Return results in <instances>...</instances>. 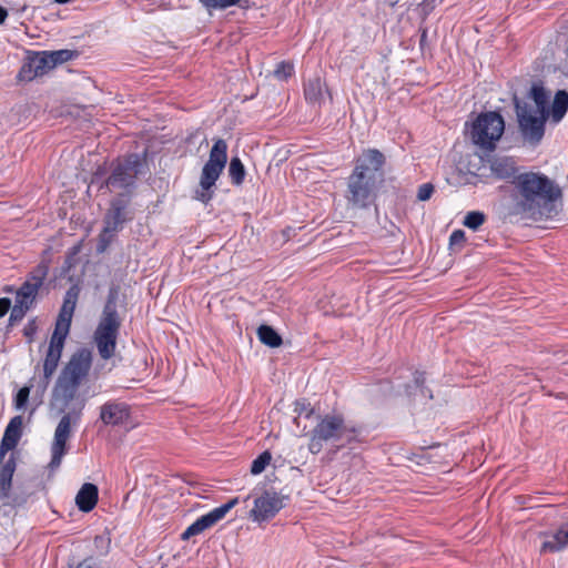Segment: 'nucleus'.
<instances>
[{
    "mask_svg": "<svg viewBox=\"0 0 568 568\" xmlns=\"http://www.w3.org/2000/svg\"><path fill=\"white\" fill-rule=\"evenodd\" d=\"M559 185L540 172H524L510 181L508 211L510 215L539 221L556 213L561 199Z\"/></svg>",
    "mask_w": 568,
    "mask_h": 568,
    "instance_id": "nucleus-1",
    "label": "nucleus"
},
{
    "mask_svg": "<svg viewBox=\"0 0 568 568\" xmlns=\"http://www.w3.org/2000/svg\"><path fill=\"white\" fill-rule=\"evenodd\" d=\"M385 164L386 156L377 149H366L356 158L347 178L346 199L352 206L366 209L375 202L385 182Z\"/></svg>",
    "mask_w": 568,
    "mask_h": 568,
    "instance_id": "nucleus-2",
    "label": "nucleus"
},
{
    "mask_svg": "<svg viewBox=\"0 0 568 568\" xmlns=\"http://www.w3.org/2000/svg\"><path fill=\"white\" fill-rule=\"evenodd\" d=\"M361 429L355 425L345 423L342 415H325L313 428L308 449L312 454H318L323 449V443H332L336 448H343L357 442Z\"/></svg>",
    "mask_w": 568,
    "mask_h": 568,
    "instance_id": "nucleus-3",
    "label": "nucleus"
},
{
    "mask_svg": "<svg viewBox=\"0 0 568 568\" xmlns=\"http://www.w3.org/2000/svg\"><path fill=\"white\" fill-rule=\"evenodd\" d=\"M92 364V356L90 351L81 348L70 357L67 365L61 371L53 396L63 400V406H67L74 399L77 390L82 381L88 376ZM65 407L61 410L63 412Z\"/></svg>",
    "mask_w": 568,
    "mask_h": 568,
    "instance_id": "nucleus-4",
    "label": "nucleus"
},
{
    "mask_svg": "<svg viewBox=\"0 0 568 568\" xmlns=\"http://www.w3.org/2000/svg\"><path fill=\"white\" fill-rule=\"evenodd\" d=\"M23 417L18 415L10 419L0 443V499L9 496L12 478L17 468L14 454L8 457V452L14 449L22 437Z\"/></svg>",
    "mask_w": 568,
    "mask_h": 568,
    "instance_id": "nucleus-5",
    "label": "nucleus"
},
{
    "mask_svg": "<svg viewBox=\"0 0 568 568\" xmlns=\"http://www.w3.org/2000/svg\"><path fill=\"white\" fill-rule=\"evenodd\" d=\"M227 162V144L223 139H217L209 155L207 162L204 164L200 179L201 190L196 192V199L203 203H207L213 197V186L220 178Z\"/></svg>",
    "mask_w": 568,
    "mask_h": 568,
    "instance_id": "nucleus-6",
    "label": "nucleus"
},
{
    "mask_svg": "<svg viewBox=\"0 0 568 568\" xmlns=\"http://www.w3.org/2000/svg\"><path fill=\"white\" fill-rule=\"evenodd\" d=\"M519 132L525 142L532 146L540 143L545 135L546 122L549 113H535L532 106L520 100L517 95L513 98Z\"/></svg>",
    "mask_w": 568,
    "mask_h": 568,
    "instance_id": "nucleus-7",
    "label": "nucleus"
},
{
    "mask_svg": "<svg viewBox=\"0 0 568 568\" xmlns=\"http://www.w3.org/2000/svg\"><path fill=\"white\" fill-rule=\"evenodd\" d=\"M504 130L505 121L498 112H484L471 124L470 140L485 151H494Z\"/></svg>",
    "mask_w": 568,
    "mask_h": 568,
    "instance_id": "nucleus-8",
    "label": "nucleus"
},
{
    "mask_svg": "<svg viewBox=\"0 0 568 568\" xmlns=\"http://www.w3.org/2000/svg\"><path fill=\"white\" fill-rule=\"evenodd\" d=\"M143 161L138 153H131L122 160H118L111 164V173L104 183L109 191H131L135 186L138 175L141 174Z\"/></svg>",
    "mask_w": 568,
    "mask_h": 568,
    "instance_id": "nucleus-9",
    "label": "nucleus"
},
{
    "mask_svg": "<svg viewBox=\"0 0 568 568\" xmlns=\"http://www.w3.org/2000/svg\"><path fill=\"white\" fill-rule=\"evenodd\" d=\"M84 402H81L78 407H73L70 412L65 413L54 432L53 443L51 445V460L49 467L55 469L61 465L62 457L67 453V442L71 436V424H77L82 415Z\"/></svg>",
    "mask_w": 568,
    "mask_h": 568,
    "instance_id": "nucleus-10",
    "label": "nucleus"
},
{
    "mask_svg": "<svg viewBox=\"0 0 568 568\" xmlns=\"http://www.w3.org/2000/svg\"><path fill=\"white\" fill-rule=\"evenodd\" d=\"M122 320L100 317L93 334V341L100 357L104 361L112 358L116 349Z\"/></svg>",
    "mask_w": 568,
    "mask_h": 568,
    "instance_id": "nucleus-11",
    "label": "nucleus"
},
{
    "mask_svg": "<svg viewBox=\"0 0 568 568\" xmlns=\"http://www.w3.org/2000/svg\"><path fill=\"white\" fill-rule=\"evenodd\" d=\"M285 497L276 491L265 490L254 500L250 516L254 521H265L273 518L283 507Z\"/></svg>",
    "mask_w": 568,
    "mask_h": 568,
    "instance_id": "nucleus-12",
    "label": "nucleus"
},
{
    "mask_svg": "<svg viewBox=\"0 0 568 568\" xmlns=\"http://www.w3.org/2000/svg\"><path fill=\"white\" fill-rule=\"evenodd\" d=\"M239 504V498L234 497L230 499L224 505L214 508L210 513L201 516L197 518L192 525H190L185 531L182 534V539H189L193 536H196L204 530L211 528L216 523H219L221 519H223L226 514Z\"/></svg>",
    "mask_w": 568,
    "mask_h": 568,
    "instance_id": "nucleus-13",
    "label": "nucleus"
},
{
    "mask_svg": "<svg viewBox=\"0 0 568 568\" xmlns=\"http://www.w3.org/2000/svg\"><path fill=\"white\" fill-rule=\"evenodd\" d=\"M239 504V498L234 497L230 499L224 505L214 508L210 513L201 516L197 518L192 525H190L185 531L182 534V539H189L193 536H196L204 530L211 528L216 523H219L221 519H223L226 514Z\"/></svg>",
    "mask_w": 568,
    "mask_h": 568,
    "instance_id": "nucleus-14",
    "label": "nucleus"
},
{
    "mask_svg": "<svg viewBox=\"0 0 568 568\" xmlns=\"http://www.w3.org/2000/svg\"><path fill=\"white\" fill-rule=\"evenodd\" d=\"M48 272L49 267L47 264L40 263L37 265L17 291L16 298L32 305L40 287L43 285Z\"/></svg>",
    "mask_w": 568,
    "mask_h": 568,
    "instance_id": "nucleus-15",
    "label": "nucleus"
},
{
    "mask_svg": "<svg viewBox=\"0 0 568 568\" xmlns=\"http://www.w3.org/2000/svg\"><path fill=\"white\" fill-rule=\"evenodd\" d=\"M130 417L131 407L124 402L108 400L100 407V420L105 426H124L128 424Z\"/></svg>",
    "mask_w": 568,
    "mask_h": 568,
    "instance_id": "nucleus-16",
    "label": "nucleus"
},
{
    "mask_svg": "<svg viewBox=\"0 0 568 568\" xmlns=\"http://www.w3.org/2000/svg\"><path fill=\"white\" fill-rule=\"evenodd\" d=\"M64 346L57 344H49L45 358L43 361V376L40 378L38 388L41 393H44L50 384L53 374L57 371L59 362L61 359L62 351Z\"/></svg>",
    "mask_w": 568,
    "mask_h": 568,
    "instance_id": "nucleus-17",
    "label": "nucleus"
},
{
    "mask_svg": "<svg viewBox=\"0 0 568 568\" xmlns=\"http://www.w3.org/2000/svg\"><path fill=\"white\" fill-rule=\"evenodd\" d=\"M126 210L128 201L123 199L113 200L104 216V227L116 233L122 230L124 223L130 220Z\"/></svg>",
    "mask_w": 568,
    "mask_h": 568,
    "instance_id": "nucleus-18",
    "label": "nucleus"
},
{
    "mask_svg": "<svg viewBox=\"0 0 568 568\" xmlns=\"http://www.w3.org/2000/svg\"><path fill=\"white\" fill-rule=\"evenodd\" d=\"M491 173L499 180H515L519 173L516 161L511 156H493L488 160Z\"/></svg>",
    "mask_w": 568,
    "mask_h": 568,
    "instance_id": "nucleus-19",
    "label": "nucleus"
},
{
    "mask_svg": "<svg viewBox=\"0 0 568 568\" xmlns=\"http://www.w3.org/2000/svg\"><path fill=\"white\" fill-rule=\"evenodd\" d=\"M98 497V487L94 484L85 483L77 494L75 504L81 511L89 513L95 507Z\"/></svg>",
    "mask_w": 568,
    "mask_h": 568,
    "instance_id": "nucleus-20",
    "label": "nucleus"
},
{
    "mask_svg": "<svg viewBox=\"0 0 568 568\" xmlns=\"http://www.w3.org/2000/svg\"><path fill=\"white\" fill-rule=\"evenodd\" d=\"M568 544V523L562 525L550 539L545 540L541 545V552H556L560 551Z\"/></svg>",
    "mask_w": 568,
    "mask_h": 568,
    "instance_id": "nucleus-21",
    "label": "nucleus"
},
{
    "mask_svg": "<svg viewBox=\"0 0 568 568\" xmlns=\"http://www.w3.org/2000/svg\"><path fill=\"white\" fill-rule=\"evenodd\" d=\"M120 296V285L112 283L109 287L106 301L104 303L101 317L122 320L116 310Z\"/></svg>",
    "mask_w": 568,
    "mask_h": 568,
    "instance_id": "nucleus-22",
    "label": "nucleus"
},
{
    "mask_svg": "<svg viewBox=\"0 0 568 568\" xmlns=\"http://www.w3.org/2000/svg\"><path fill=\"white\" fill-rule=\"evenodd\" d=\"M568 111V92L559 90L556 92L549 116L554 122H559Z\"/></svg>",
    "mask_w": 568,
    "mask_h": 568,
    "instance_id": "nucleus-23",
    "label": "nucleus"
},
{
    "mask_svg": "<svg viewBox=\"0 0 568 568\" xmlns=\"http://www.w3.org/2000/svg\"><path fill=\"white\" fill-rule=\"evenodd\" d=\"M529 98L535 102L536 109H534L535 113H549L548 109V100L549 93L541 84H532Z\"/></svg>",
    "mask_w": 568,
    "mask_h": 568,
    "instance_id": "nucleus-24",
    "label": "nucleus"
},
{
    "mask_svg": "<svg viewBox=\"0 0 568 568\" xmlns=\"http://www.w3.org/2000/svg\"><path fill=\"white\" fill-rule=\"evenodd\" d=\"M257 336L263 344L270 347H278L283 343L281 335L270 325H261L257 328Z\"/></svg>",
    "mask_w": 568,
    "mask_h": 568,
    "instance_id": "nucleus-25",
    "label": "nucleus"
},
{
    "mask_svg": "<svg viewBox=\"0 0 568 568\" xmlns=\"http://www.w3.org/2000/svg\"><path fill=\"white\" fill-rule=\"evenodd\" d=\"M304 95L308 102L316 103L323 98V84L320 78L310 79L304 84Z\"/></svg>",
    "mask_w": 568,
    "mask_h": 568,
    "instance_id": "nucleus-26",
    "label": "nucleus"
},
{
    "mask_svg": "<svg viewBox=\"0 0 568 568\" xmlns=\"http://www.w3.org/2000/svg\"><path fill=\"white\" fill-rule=\"evenodd\" d=\"M71 320L65 317H59L53 334L50 338V343L64 346L65 338L69 334Z\"/></svg>",
    "mask_w": 568,
    "mask_h": 568,
    "instance_id": "nucleus-27",
    "label": "nucleus"
},
{
    "mask_svg": "<svg viewBox=\"0 0 568 568\" xmlns=\"http://www.w3.org/2000/svg\"><path fill=\"white\" fill-rule=\"evenodd\" d=\"M229 175L234 185H241L245 179V168L237 156L232 158L230 161Z\"/></svg>",
    "mask_w": 568,
    "mask_h": 568,
    "instance_id": "nucleus-28",
    "label": "nucleus"
},
{
    "mask_svg": "<svg viewBox=\"0 0 568 568\" xmlns=\"http://www.w3.org/2000/svg\"><path fill=\"white\" fill-rule=\"evenodd\" d=\"M77 300H78V291L75 290V287H71L65 294L59 317H62V318L68 317V318L72 320Z\"/></svg>",
    "mask_w": 568,
    "mask_h": 568,
    "instance_id": "nucleus-29",
    "label": "nucleus"
},
{
    "mask_svg": "<svg viewBox=\"0 0 568 568\" xmlns=\"http://www.w3.org/2000/svg\"><path fill=\"white\" fill-rule=\"evenodd\" d=\"M37 77H40L38 70L36 69L34 61L31 57V53H29L23 61V64L18 73V79L20 81H32Z\"/></svg>",
    "mask_w": 568,
    "mask_h": 568,
    "instance_id": "nucleus-30",
    "label": "nucleus"
},
{
    "mask_svg": "<svg viewBox=\"0 0 568 568\" xmlns=\"http://www.w3.org/2000/svg\"><path fill=\"white\" fill-rule=\"evenodd\" d=\"M78 55L77 51L62 49L55 51H48V58H50L51 67L55 68L59 64L68 62Z\"/></svg>",
    "mask_w": 568,
    "mask_h": 568,
    "instance_id": "nucleus-31",
    "label": "nucleus"
},
{
    "mask_svg": "<svg viewBox=\"0 0 568 568\" xmlns=\"http://www.w3.org/2000/svg\"><path fill=\"white\" fill-rule=\"evenodd\" d=\"M31 306L32 305H29L28 303L16 298V304L11 308L9 324L13 326L17 323L21 322L22 318L26 316L27 312L31 308Z\"/></svg>",
    "mask_w": 568,
    "mask_h": 568,
    "instance_id": "nucleus-32",
    "label": "nucleus"
},
{
    "mask_svg": "<svg viewBox=\"0 0 568 568\" xmlns=\"http://www.w3.org/2000/svg\"><path fill=\"white\" fill-rule=\"evenodd\" d=\"M31 57L34 61L36 69L38 70L40 77L49 72L51 69L50 58H48V51L41 52H30Z\"/></svg>",
    "mask_w": 568,
    "mask_h": 568,
    "instance_id": "nucleus-33",
    "label": "nucleus"
},
{
    "mask_svg": "<svg viewBox=\"0 0 568 568\" xmlns=\"http://www.w3.org/2000/svg\"><path fill=\"white\" fill-rule=\"evenodd\" d=\"M486 221V215L480 211H471L468 212L465 217L463 224L473 230H478Z\"/></svg>",
    "mask_w": 568,
    "mask_h": 568,
    "instance_id": "nucleus-34",
    "label": "nucleus"
},
{
    "mask_svg": "<svg viewBox=\"0 0 568 568\" xmlns=\"http://www.w3.org/2000/svg\"><path fill=\"white\" fill-rule=\"evenodd\" d=\"M271 459H272L271 453L268 450L263 452L252 462L251 473L253 475H258V474L263 473L265 470L266 466L270 464Z\"/></svg>",
    "mask_w": 568,
    "mask_h": 568,
    "instance_id": "nucleus-35",
    "label": "nucleus"
},
{
    "mask_svg": "<svg viewBox=\"0 0 568 568\" xmlns=\"http://www.w3.org/2000/svg\"><path fill=\"white\" fill-rule=\"evenodd\" d=\"M294 73V65L291 62L282 61L276 64L273 72L274 77L278 80H287Z\"/></svg>",
    "mask_w": 568,
    "mask_h": 568,
    "instance_id": "nucleus-36",
    "label": "nucleus"
},
{
    "mask_svg": "<svg viewBox=\"0 0 568 568\" xmlns=\"http://www.w3.org/2000/svg\"><path fill=\"white\" fill-rule=\"evenodd\" d=\"M116 232L109 231L106 227L103 226V230L101 231L98 240L97 251L98 253H103L106 251L109 245L112 243L113 237Z\"/></svg>",
    "mask_w": 568,
    "mask_h": 568,
    "instance_id": "nucleus-37",
    "label": "nucleus"
},
{
    "mask_svg": "<svg viewBox=\"0 0 568 568\" xmlns=\"http://www.w3.org/2000/svg\"><path fill=\"white\" fill-rule=\"evenodd\" d=\"M201 4L207 10L212 9H226L229 7L235 6L240 2V0H200Z\"/></svg>",
    "mask_w": 568,
    "mask_h": 568,
    "instance_id": "nucleus-38",
    "label": "nucleus"
},
{
    "mask_svg": "<svg viewBox=\"0 0 568 568\" xmlns=\"http://www.w3.org/2000/svg\"><path fill=\"white\" fill-rule=\"evenodd\" d=\"M9 491H11V489ZM28 497H29V495H27L24 493H13V494L9 493V496L6 497V499H8L6 505L13 507V508L21 507L28 501ZM2 500H4V498Z\"/></svg>",
    "mask_w": 568,
    "mask_h": 568,
    "instance_id": "nucleus-39",
    "label": "nucleus"
},
{
    "mask_svg": "<svg viewBox=\"0 0 568 568\" xmlns=\"http://www.w3.org/2000/svg\"><path fill=\"white\" fill-rule=\"evenodd\" d=\"M30 390L31 386H23L18 390L14 397V405L18 409H21L26 406L29 399Z\"/></svg>",
    "mask_w": 568,
    "mask_h": 568,
    "instance_id": "nucleus-40",
    "label": "nucleus"
},
{
    "mask_svg": "<svg viewBox=\"0 0 568 568\" xmlns=\"http://www.w3.org/2000/svg\"><path fill=\"white\" fill-rule=\"evenodd\" d=\"M434 193V185L430 183H424L418 187L417 199L419 201H427Z\"/></svg>",
    "mask_w": 568,
    "mask_h": 568,
    "instance_id": "nucleus-41",
    "label": "nucleus"
},
{
    "mask_svg": "<svg viewBox=\"0 0 568 568\" xmlns=\"http://www.w3.org/2000/svg\"><path fill=\"white\" fill-rule=\"evenodd\" d=\"M414 382L416 384V386L420 387L422 389V394L424 396H428L429 398L433 397V395L430 394V392L426 388L423 387L424 383H425V376H424V373H419V372H416L415 375H414Z\"/></svg>",
    "mask_w": 568,
    "mask_h": 568,
    "instance_id": "nucleus-42",
    "label": "nucleus"
},
{
    "mask_svg": "<svg viewBox=\"0 0 568 568\" xmlns=\"http://www.w3.org/2000/svg\"><path fill=\"white\" fill-rule=\"evenodd\" d=\"M465 242V233L462 230H456L450 234V245H456Z\"/></svg>",
    "mask_w": 568,
    "mask_h": 568,
    "instance_id": "nucleus-43",
    "label": "nucleus"
},
{
    "mask_svg": "<svg viewBox=\"0 0 568 568\" xmlns=\"http://www.w3.org/2000/svg\"><path fill=\"white\" fill-rule=\"evenodd\" d=\"M11 308V301L8 297L0 298V318L3 317Z\"/></svg>",
    "mask_w": 568,
    "mask_h": 568,
    "instance_id": "nucleus-44",
    "label": "nucleus"
},
{
    "mask_svg": "<svg viewBox=\"0 0 568 568\" xmlns=\"http://www.w3.org/2000/svg\"><path fill=\"white\" fill-rule=\"evenodd\" d=\"M310 404H305V402H296L295 404V412H298V414H302L303 412L306 413V417H310L313 414V408H308Z\"/></svg>",
    "mask_w": 568,
    "mask_h": 568,
    "instance_id": "nucleus-45",
    "label": "nucleus"
},
{
    "mask_svg": "<svg viewBox=\"0 0 568 568\" xmlns=\"http://www.w3.org/2000/svg\"><path fill=\"white\" fill-rule=\"evenodd\" d=\"M420 31V39H419V47H420V50L424 51L425 48L427 47V28H420L419 29Z\"/></svg>",
    "mask_w": 568,
    "mask_h": 568,
    "instance_id": "nucleus-46",
    "label": "nucleus"
},
{
    "mask_svg": "<svg viewBox=\"0 0 568 568\" xmlns=\"http://www.w3.org/2000/svg\"><path fill=\"white\" fill-rule=\"evenodd\" d=\"M36 329H37V327H36V325H34V323H33V322H31V323H29V324L24 327L23 332H24V335H26V336L31 337V336L34 334Z\"/></svg>",
    "mask_w": 568,
    "mask_h": 568,
    "instance_id": "nucleus-47",
    "label": "nucleus"
},
{
    "mask_svg": "<svg viewBox=\"0 0 568 568\" xmlns=\"http://www.w3.org/2000/svg\"><path fill=\"white\" fill-rule=\"evenodd\" d=\"M75 568H99V567L90 560H83L80 564H78Z\"/></svg>",
    "mask_w": 568,
    "mask_h": 568,
    "instance_id": "nucleus-48",
    "label": "nucleus"
},
{
    "mask_svg": "<svg viewBox=\"0 0 568 568\" xmlns=\"http://www.w3.org/2000/svg\"><path fill=\"white\" fill-rule=\"evenodd\" d=\"M7 17H8L7 10L0 6V24L4 22Z\"/></svg>",
    "mask_w": 568,
    "mask_h": 568,
    "instance_id": "nucleus-49",
    "label": "nucleus"
},
{
    "mask_svg": "<svg viewBox=\"0 0 568 568\" xmlns=\"http://www.w3.org/2000/svg\"><path fill=\"white\" fill-rule=\"evenodd\" d=\"M58 3H68L70 0H54Z\"/></svg>",
    "mask_w": 568,
    "mask_h": 568,
    "instance_id": "nucleus-50",
    "label": "nucleus"
}]
</instances>
